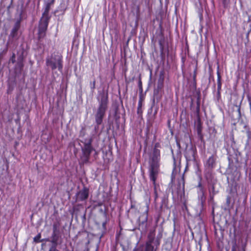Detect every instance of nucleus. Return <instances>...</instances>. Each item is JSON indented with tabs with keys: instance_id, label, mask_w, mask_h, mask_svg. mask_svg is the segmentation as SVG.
<instances>
[{
	"instance_id": "obj_18",
	"label": "nucleus",
	"mask_w": 251,
	"mask_h": 251,
	"mask_svg": "<svg viewBox=\"0 0 251 251\" xmlns=\"http://www.w3.org/2000/svg\"><path fill=\"white\" fill-rule=\"evenodd\" d=\"M51 5L48 4V3L46 4V7L45 10L42 14V17L44 18H47L48 19H50V17L49 15V11L50 9Z\"/></svg>"
},
{
	"instance_id": "obj_28",
	"label": "nucleus",
	"mask_w": 251,
	"mask_h": 251,
	"mask_svg": "<svg viewBox=\"0 0 251 251\" xmlns=\"http://www.w3.org/2000/svg\"><path fill=\"white\" fill-rule=\"evenodd\" d=\"M10 61L13 64L15 63V54L14 53L13 54L12 57H11Z\"/></svg>"
},
{
	"instance_id": "obj_7",
	"label": "nucleus",
	"mask_w": 251,
	"mask_h": 251,
	"mask_svg": "<svg viewBox=\"0 0 251 251\" xmlns=\"http://www.w3.org/2000/svg\"><path fill=\"white\" fill-rule=\"evenodd\" d=\"M184 179L182 176L178 180L176 190H172V193L174 198L181 199L184 195Z\"/></svg>"
},
{
	"instance_id": "obj_31",
	"label": "nucleus",
	"mask_w": 251,
	"mask_h": 251,
	"mask_svg": "<svg viewBox=\"0 0 251 251\" xmlns=\"http://www.w3.org/2000/svg\"><path fill=\"white\" fill-rule=\"evenodd\" d=\"M209 194H210V201H213L214 197L215 195H213V194H212V193H211Z\"/></svg>"
},
{
	"instance_id": "obj_6",
	"label": "nucleus",
	"mask_w": 251,
	"mask_h": 251,
	"mask_svg": "<svg viewBox=\"0 0 251 251\" xmlns=\"http://www.w3.org/2000/svg\"><path fill=\"white\" fill-rule=\"evenodd\" d=\"M216 157L212 155L210 156L204 164V175L206 179L209 178L212 175V171L216 165Z\"/></svg>"
},
{
	"instance_id": "obj_34",
	"label": "nucleus",
	"mask_w": 251,
	"mask_h": 251,
	"mask_svg": "<svg viewBox=\"0 0 251 251\" xmlns=\"http://www.w3.org/2000/svg\"><path fill=\"white\" fill-rule=\"evenodd\" d=\"M165 201H166V199L165 198H164L162 199V204H161V205L160 206L161 208H162V207L163 206V205L165 204Z\"/></svg>"
},
{
	"instance_id": "obj_43",
	"label": "nucleus",
	"mask_w": 251,
	"mask_h": 251,
	"mask_svg": "<svg viewBox=\"0 0 251 251\" xmlns=\"http://www.w3.org/2000/svg\"><path fill=\"white\" fill-rule=\"evenodd\" d=\"M238 112H239V115L240 114V108H238Z\"/></svg>"
},
{
	"instance_id": "obj_36",
	"label": "nucleus",
	"mask_w": 251,
	"mask_h": 251,
	"mask_svg": "<svg viewBox=\"0 0 251 251\" xmlns=\"http://www.w3.org/2000/svg\"><path fill=\"white\" fill-rule=\"evenodd\" d=\"M106 222H103L102 224V227L104 229V230H106Z\"/></svg>"
},
{
	"instance_id": "obj_9",
	"label": "nucleus",
	"mask_w": 251,
	"mask_h": 251,
	"mask_svg": "<svg viewBox=\"0 0 251 251\" xmlns=\"http://www.w3.org/2000/svg\"><path fill=\"white\" fill-rule=\"evenodd\" d=\"M196 148L195 147L187 146L185 149V157L187 162H196Z\"/></svg>"
},
{
	"instance_id": "obj_5",
	"label": "nucleus",
	"mask_w": 251,
	"mask_h": 251,
	"mask_svg": "<svg viewBox=\"0 0 251 251\" xmlns=\"http://www.w3.org/2000/svg\"><path fill=\"white\" fill-rule=\"evenodd\" d=\"M158 147V144L155 145L153 151V154L151 157V161L150 168V172H158L159 161L160 159V151L156 149Z\"/></svg>"
},
{
	"instance_id": "obj_33",
	"label": "nucleus",
	"mask_w": 251,
	"mask_h": 251,
	"mask_svg": "<svg viewBox=\"0 0 251 251\" xmlns=\"http://www.w3.org/2000/svg\"><path fill=\"white\" fill-rule=\"evenodd\" d=\"M138 86H139L140 89H141V90L142 89V81H141L140 78V79L139 80V82H138Z\"/></svg>"
},
{
	"instance_id": "obj_32",
	"label": "nucleus",
	"mask_w": 251,
	"mask_h": 251,
	"mask_svg": "<svg viewBox=\"0 0 251 251\" xmlns=\"http://www.w3.org/2000/svg\"><path fill=\"white\" fill-rule=\"evenodd\" d=\"M80 136H84L85 132H84V128H82L81 130L80 131Z\"/></svg>"
},
{
	"instance_id": "obj_25",
	"label": "nucleus",
	"mask_w": 251,
	"mask_h": 251,
	"mask_svg": "<svg viewBox=\"0 0 251 251\" xmlns=\"http://www.w3.org/2000/svg\"><path fill=\"white\" fill-rule=\"evenodd\" d=\"M198 187H199L200 188V192L202 194V197H201V199H202V197H204V189H203V187L202 186V184H201V181L199 182L198 185Z\"/></svg>"
},
{
	"instance_id": "obj_14",
	"label": "nucleus",
	"mask_w": 251,
	"mask_h": 251,
	"mask_svg": "<svg viewBox=\"0 0 251 251\" xmlns=\"http://www.w3.org/2000/svg\"><path fill=\"white\" fill-rule=\"evenodd\" d=\"M164 84V78L161 75L160 76L159 78L157 80L156 86L155 87L153 92L154 96L157 97L158 95L161 93L162 89L163 87Z\"/></svg>"
},
{
	"instance_id": "obj_4",
	"label": "nucleus",
	"mask_w": 251,
	"mask_h": 251,
	"mask_svg": "<svg viewBox=\"0 0 251 251\" xmlns=\"http://www.w3.org/2000/svg\"><path fill=\"white\" fill-rule=\"evenodd\" d=\"M92 138L85 139L84 142L82 141L84 144V147L82 148V155L81 156V160L83 163H87L89 161L90 154L94 150L92 146Z\"/></svg>"
},
{
	"instance_id": "obj_15",
	"label": "nucleus",
	"mask_w": 251,
	"mask_h": 251,
	"mask_svg": "<svg viewBox=\"0 0 251 251\" xmlns=\"http://www.w3.org/2000/svg\"><path fill=\"white\" fill-rule=\"evenodd\" d=\"M208 183V187L209 194L212 193L216 195L217 192L215 190V180L213 178L212 176H210L209 178L206 179Z\"/></svg>"
},
{
	"instance_id": "obj_24",
	"label": "nucleus",
	"mask_w": 251,
	"mask_h": 251,
	"mask_svg": "<svg viewBox=\"0 0 251 251\" xmlns=\"http://www.w3.org/2000/svg\"><path fill=\"white\" fill-rule=\"evenodd\" d=\"M16 67L20 71H21L24 67L23 62H17Z\"/></svg>"
},
{
	"instance_id": "obj_41",
	"label": "nucleus",
	"mask_w": 251,
	"mask_h": 251,
	"mask_svg": "<svg viewBox=\"0 0 251 251\" xmlns=\"http://www.w3.org/2000/svg\"><path fill=\"white\" fill-rule=\"evenodd\" d=\"M217 96L218 98L220 97V91H217Z\"/></svg>"
},
{
	"instance_id": "obj_1",
	"label": "nucleus",
	"mask_w": 251,
	"mask_h": 251,
	"mask_svg": "<svg viewBox=\"0 0 251 251\" xmlns=\"http://www.w3.org/2000/svg\"><path fill=\"white\" fill-rule=\"evenodd\" d=\"M97 100L99 104L94 112V117L96 123L94 129L96 132H98L99 126L102 124L103 119L105 116L106 112L108 109V92L104 90L99 91L97 97Z\"/></svg>"
},
{
	"instance_id": "obj_19",
	"label": "nucleus",
	"mask_w": 251,
	"mask_h": 251,
	"mask_svg": "<svg viewBox=\"0 0 251 251\" xmlns=\"http://www.w3.org/2000/svg\"><path fill=\"white\" fill-rule=\"evenodd\" d=\"M60 226L59 222L54 223L52 226V232H60L59 229Z\"/></svg>"
},
{
	"instance_id": "obj_35",
	"label": "nucleus",
	"mask_w": 251,
	"mask_h": 251,
	"mask_svg": "<svg viewBox=\"0 0 251 251\" xmlns=\"http://www.w3.org/2000/svg\"><path fill=\"white\" fill-rule=\"evenodd\" d=\"M54 2V0H49L48 2H47L48 4H50V5H52Z\"/></svg>"
},
{
	"instance_id": "obj_42",
	"label": "nucleus",
	"mask_w": 251,
	"mask_h": 251,
	"mask_svg": "<svg viewBox=\"0 0 251 251\" xmlns=\"http://www.w3.org/2000/svg\"><path fill=\"white\" fill-rule=\"evenodd\" d=\"M235 232H236V229L234 228V237H235Z\"/></svg>"
},
{
	"instance_id": "obj_39",
	"label": "nucleus",
	"mask_w": 251,
	"mask_h": 251,
	"mask_svg": "<svg viewBox=\"0 0 251 251\" xmlns=\"http://www.w3.org/2000/svg\"><path fill=\"white\" fill-rule=\"evenodd\" d=\"M154 195H155L154 200L156 201V199L158 197L157 192H156V194H154Z\"/></svg>"
},
{
	"instance_id": "obj_23",
	"label": "nucleus",
	"mask_w": 251,
	"mask_h": 251,
	"mask_svg": "<svg viewBox=\"0 0 251 251\" xmlns=\"http://www.w3.org/2000/svg\"><path fill=\"white\" fill-rule=\"evenodd\" d=\"M41 237V233L38 234L33 239L34 241L36 243H40L43 241V240H40Z\"/></svg>"
},
{
	"instance_id": "obj_38",
	"label": "nucleus",
	"mask_w": 251,
	"mask_h": 251,
	"mask_svg": "<svg viewBox=\"0 0 251 251\" xmlns=\"http://www.w3.org/2000/svg\"><path fill=\"white\" fill-rule=\"evenodd\" d=\"M230 198L229 197H227L226 198V202L227 203H229L230 202Z\"/></svg>"
},
{
	"instance_id": "obj_11",
	"label": "nucleus",
	"mask_w": 251,
	"mask_h": 251,
	"mask_svg": "<svg viewBox=\"0 0 251 251\" xmlns=\"http://www.w3.org/2000/svg\"><path fill=\"white\" fill-rule=\"evenodd\" d=\"M61 235L60 232H52L50 239H46V241H50L52 243L51 247H54L56 249L58 244L61 243Z\"/></svg>"
},
{
	"instance_id": "obj_21",
	"label": "nucleus",
	"mask_w": 251,
	"mask_h": 251,
	"mask_svg": "<svg viewBox=\"0 0 251 251\" xmlns=\"http://www.w3.org/2000/svg\"><path fill=\"white\" fill-rule=\"evenodd\" d=\"M217 75H218L217 91H220L221 90V87H222V83H221V77L220 73L218 71L217 72Z\"/></svg>"
},
{
	"instance_id": "obj_3",
	"label": "nucleus",
	"mask_w": 251,
	"mask_h": 251,
	"mask_svg": "<svg viewBox=\"0 0 251 251\" xmlns=\"http://www.w3.org/2000/svg\"><path fill=\"white\" fill-rule=\"evenodd\" d=\"M46 64L52 70L57 69L59 71H61L63 69L62 56L58 53H52L46 58Z\"/></svg>"
},
{
	"instance_id": "obj_10",
	"label": "nucleus",
	"mask_w": 251,
	"mask_h": 251,
	"mask_svg": "<svg viewBox=\"0 0 251 251\" xmlns=\"http://www.w3.org/2000/svg\"><path fill=\"white\" fill-rule=\"evenodd\" d=\"M20 20H17L15 23L11 33L9 35L7 44H9L10 42H12L15 39H17L18 31L20 27Z\"/></svg>"
},
{
	"instance_id": "obj_16",
	"label": "nucleus",
	"mask_w": 251,
	"mask_h": 251,
	"mask_svg": "<svg viewBox=\"0 0 251 251\" xmlns=\"http://www.w3.org/2000/svg\"><path fill=\"white\" fill-rule=\"evenodd\" d=\"M158 172H150V178L152 181L154 187V194H156L157 192V184L156 183V179L158 175Z\"/></svg>"
},
{
	"instance_id": "obj_30",
	"label": "nucleus",
	"mask_w": 251,
	"mask_h": 251,
	"mask_svg": "<svg viewBox=\"0 0 251 251\" xmlns=\"http://www.w3.org/2000/svg\"><path fill=\"white\" fill-rule=\"evenodd\" d=\"M236 247H237V245H236V242H235L234 245L232 246L231 251H236Z\"/></svg>"
},
{
	"instance_id": "obj_27",
	"label": "nucleus",
	"mask_w": 251,
	"mask_h": 251,
	"mask_svg": "<svg viewBox=\"0 0 251 251\" xmlns=\"http://www.w3.org/2000/svg\"><path fill=\"white\" fill-rule=\"evenodd\" d=\"M96 80L94 79L92 83H91V89L93 91L95 89Z\"/></svg>"
},
{
	"instance_id": "obj_40",
	"label": "nucleus",
	"mask_w": 251,
	"mask_h": 251,
	"mask_svg": "<svg viewBox=\"0 0 251 251\" xmlns=\"http://www.w3.org/2000/svg\"><path fill=\"white\" fill-rule=\"evenodd\" d=\"M229 0H223V3L224 4H226V3H227Z\"/></svg>"
},
{
	"instance_id": "obj_20",
	"label": "nucleus",
	"mask_w": 251,
	"mask_h": 251,
	"mask_svg": "<svg viewBox=\"0 0 251 251\" xmlns=\"http://www.w3.org/2000/svg\"><path fill=\"white\" fill-rule=\"evenodd\" d=\"M200 98H198L197 101V107H196V116H197V120H198V118H201L200 116Z\"/></svg>"
},
{
	"instance_id": "obj_22",
	"label": "nucleus",
	"mask_w": 251,
	"mask_h": 251,
	"mask_svg": "<svg viewBox=\"0 0 251 251\" xmlns=\"http://www.w3.org/2000/svg\"><path fill=\"white\" fill-rule=\"evenodd\" d=\"M142 101L141 100H140L138 101V107H137V114L139 115V116H141L142 114Z\"/></svg>"
},
{
	"instance_id": "obj_44",
	"label": "nucleus",
	"mask_w": 251,
	"mask_h": 251,
	"mask_svg": "<svg viewBox=\"0 0 251 251\" xmlns=\"http://www.w3.org/2000/svg\"><path fill=\"white\" fill-rule=\"evenodd\" d=\"M173 178H174V177H173V175H172V181H173Z\"/></svg>"
},
{
	"instance_id": "obj_8",
	"label": "nucleus",
	"mask_w": 251,
	"mask_h": 251,
	"mask_svg": "<svg viewBox=\"0 0 251 251\" xmlns=\"http://www.w3.org/2000/svg\"><path fill=\"white\" fill-rule=\"evenodd\" d=\"M49 19H48L47 18L42 17L40 20L38 33V38L39 39L43 38L46 35Z\"/></svg>"
},
{
	"instance_id": "obj_45",
	"label": "nucleus",
	"mask_w": 251,
	"mask_h": 251,
	"mask_svg": "<svg viewBox=\"0 0 251 251\" xmlns=\"http://www.w3.org/2000/svg\"><path fill=\"white\" fill-rule=\"evenodd\" d=\"M240 251H245V250L244 249H243L242 250H241Z\"/></svg>"
},
{
	"instance_id": "obj_2",
	"label": "nucleus",
	"mask_w": 251,
	"mask_h": 251,
	"mask_svg": "<svg viewBox=\"0 0 251 251\" xmlns=\"http://www.w3.org/2000/svg\"><path fill=\"white\" fill-rule=\"evenodd\" d=\"M155 231L154 230L150 231L148 235L145 245H140L133 251H155L160 245V239L158 237L155 238Z\"/></svg>"
},
{
	"instance_id": "obj_12",
	"label": "nucleus",
	"mask_w": 251,
	"mask_h": 251,
	"mask_svg": "<svg viewBox=\"0 0 251 251\" xmlns=\"http://www.w3.org/2000/svg\"><path fill=\"white\" fill-rule=\"evenodd\" d=\"M147 221H148V214H143L141 216L139 219V229L141 230V232H146L147 229Z\"/></svg>"
},
{
	"instance_id": "obj_17",
	"label": "nucleus",
	"mask_w": 251,
	"mask_h": 251,
	"mask_svg": "<svg viewBox=\"0 0 251 251\" xmlns=\"http://www.w3.org/2000/svg\"><path fill=\"white\" fill-rule=\"evenodd\" d=\"M196 130L199 137L202 140L203 138V135L202 134V123L201 122V118H198V120H197L196 122Z\"/></svg>"
},
{
	"instance_id": "obj_13",
	"label": "nucleus",
	"mask_w": 251,
	"mask_h": 251,
	"mask_svg": "<svg viewBox=\"0 0 251 251\" xmlns=\"http://www.w3.org/2000/svg\"><path fill=\"white\" fill-rule=\"evenodd\" d=\"M89 196V190L86 187L80 190L77 194V199L79 201H83L86 200Z\"/></svg>"
},
{
	"instance_id": "obj_26",
	"label": "nucleus",
	"mask_w": 251,
	"mask_h": 251,
	"mask_svg": "<svg viewBox=\"0 0 251 251\" xmlns=\"http://www.w3.org/2000/svg\"><path fill=\"white\" fill-rule=\"evenodd\" d=\"M24 60V56L23 53L20 54L17 59V62H23Z\"/></svg>"
},
{
	"instance_id": "obj_37",
	"label": "nucleus",
	"mask_w": 251,
	"mask_h": 251,
	"mask_svg": "<svg viewBox=\"0 0 251 251\" xmlns=\"http://www.w3.org/2000/svg\"><path fill=\"white\" fill-rule=\"evenodd\" d=\"M49 251H56V249L54 247H50Z\"/></svg>"
},
{
	"instance_id": "obj_29",
	"label": "nucleus",
	"mask_w": 251,
	"mask_h": 251,
	"mask_svg": "<svg viewBox=\"0 0 251 251\" xmlns=\"http://www.w3.org/2000/svg\"><path fill=\"white\" fill-rule=\"evenodd\" d=\"M246 133L248 138V140L251 139V131L250 129H248Z\"/></svg>"
}]
</instances>
